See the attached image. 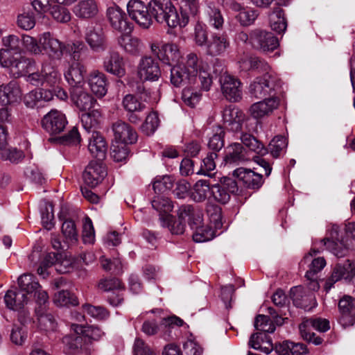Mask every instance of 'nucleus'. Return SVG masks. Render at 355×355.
Returning <instances> with one entry per match:
<instances>
[{"mask_svg":"<svg viewBox=\"0 0 355 355\" xmlns=\"http://www.w3.org/2000/svg\"><path fill=\"white\" fill-rule=\"evenodd\" d=\"M200 0H150L149 9L152 18L158 23L165 22L170 28H180L189 21L188 13L195 17L200 12Z\"/></svg>","mask_w":355,"mask_h":355,"instance_id":"1","label":"nucleus"},{"mask_svg":"<svg viewBox=\"0 0 355 355\" xmlns=\"http://www.w3.org/2000/svg\"><path fill=\"white\" fill-rule=\"evenodd\" d=\"M197 76L201 88L209 91L212 85L209 66L194 53L187 56L185 64H175L171 69V83L175 87L193 83Z\"/></svg>","mask_w":355,"mask_h":355,"instance_id":"2","label":"nucleus"},{"mask_svg":"<svg viewBox=\"0 0 355 355\" xmlns=\"http://www.w3.org/2000/svg\"><path fill=\"white\" fill-rule=\"evenodd\" d=\"M2 44L6 49L0 50V64L8 69L10 74L17 78L25 76L35 66V62L22 56L17 51L19 49L20 40L15 35L2 38Z\"/></svg>","mask_w":355,"mask_h":355,"instance_id":"3","label":"nucleus"},{"mask_svg":"<svg viewBox=\"0 0 355 355\" xmlns=\"http://www.w3.org/2000/svg\"><path fill=\"white\" fill-rule=\"evenodd\" d=\"M71 99L80 110L88 111L80 116L84 129L89 132L92 128H97L101 121L102 113L96 100L83 87L71 89Z\"/></svg>","mask_w":355,"mask_h":355,"instance_id":"4","label":"nucleus"},{"mask_svg":"<svg viewBox=\"0 0 355 355\" xmlns=\"http://www.w3.org/2000/svg\"><path fill=\"white\" fill-rule=\"evenodd\" d=\"M73 334L67 335L62 338V343L69 350L80 349L86 354L93 350V341L99 340L105 333L96 326H84L71 323L70 326Z\"/></svg>","mask_w":355,"mask_h":355,"instance_id":"5","label":"nucleus"},{"mask_svg":"<svg viewBox=\"0 0 355 355\" xmlns=\"http://www.w3.org/2000/svg\"><path fill=\"white\" fill-rule=\"evenodd\" d=\"M207 213L209 224H203L202 213H198L190 223V227L193 230V239L196 243H202L213 239L218 234L217 230L223 226L220 207L209 204L207 206Z\"/></svg>","mask_w":355,"mask_h":355,"instance_id":"6","label":"nucleus"},{"mask_svg":"<svg viewBox=\"0 0 355 355\" xmlns=\"http://www.w3.org/2000/svg\"><path fill=\"white\" fill-rule=\"evenodd\" d=\"M263 76L255 78L250 84L249 92L256 98H262L279 87V78L270 67L269 70L262 71Z\"/></svg>","mask_w":355,"mask_h":355,"instance_id":"7","label":"nucleus"},{"mask_svg":"<svg viewBox=\"0 0 355 355\" xmlns=\"http://www.w3.org/2000/svg\"><path fill=\"white\" fill-rule=\"evenodd\" d=\"M39 42L42 47V54L46 53L51 60H61L67 51V45L49 31L39 35Z\"/></svg>","mask_w":355,"mask_h":355,"instance_id":"8","label":"nucleus"},{"mask_svg":"<svg viewBox=\"0 0 355 355\" xmlns=\"http://www.w3.org/2000/svg\"><path fill=\"white\" fill-rule=\"evenodd\" d=\"M126 7L129 17L141 28L148 29L153 24L149 2L146 4L141 0H130Z\"/></svg>","mask_w":355,"mask_h":355,"instance_id":"9","label":"nucleus"},{"mask_svg":"<svg viewBox=\"0 0 355 355\" xmlns=\"http://www.w3.org/2000/svg\"><path fill=\"white\" fill-rule=\"evenodd\" d=\"M330 329L329 322L327 319L322 318H309L305 319L300 324L299 329L301 336L306 340L316 345L322 343V338L315 336L312 332L315 329L318 331L325 332Z\"/></svg>","mask_w":355,"mask_h":355,"instance_id":"10","label":"nucleus"},{"mask_svg":"<svg viewBox=\"0 0 355 355\" xmlns=\"http://www.w3.org/2000/svg\"><path fill=\"white\" fill-rule=\"evenodd\" d=\"M60 79L57 68L49 62L43 64L40 72L32 73L27 77V81L36 86H54Z\"/></svg>","mask_w":355,"mask_h":355,"instance_id":"11","label":"nucleus"},{"mask_svg":"<svg viewBox=\"0 0 355 355\" xmlns=\"http://www.w3.org/2000/svg\"><path fill=\"white\" fill-rule=\"evenodd\" d=\"M221 91L224 96L230 101L237 102L242 98L241 83L239 79L222 69L219 77Z\"/></svg>","mask_w":355,"mask_h":355,"instance_id":"12","label":"nucleus"},{"mask_svg":"<svg viewBox=\"0 0 355 355\" xmlns=\"http://www.w3.org/2000/svg\"><path fill=\"white\" fill-rule=\"evenodd\" d=\"M107 17L112 29L121 35L132 32V24L128 21L125 12L118 6L114 5L107 9Z\"/></svg>","mask_w":355,"mask_h":355,"instance_id":"13","label":"nucleus"},{"mask_svg":"<svg viewBox=\"0 0 355 355\" xmlns=\"http://www.w3.org/2000/svg\"><path fill=\"white\" fill-rule=\"evenodd\" d=\"M320 243L337 257H344L347 252L343 240L339 239V227L336 224L331 225L327 230V236L322 239Z\"/></svg>","mask_w":355,"mask_h":355,"instance_id":"14","label":"nucleus"},{"mask_svg":"<svg viewBox=\"0 0 355 355\" xmlns=\"http://www.w3.org/2000/svg\"><path fill=\"white\" fill-rule=\"evenodd\" d=\"M223 121L233 132H239L248 129L245 114L234 106L230 105L223 110Z\"/></svg>","mask_w":355,"mask_h":355,"instance_id":"15","label":"nucleus"},{"mask_svg":"<svg viewBox=\"0 0 355 355\" xmlns=\"http://www.w3.org/2000/svg\"><path fill=\"white\" fill-rule=\"evenodd\" d=\"M250 44L264 52L272 51L279 46L277 38L272 33L258 29L250 33Z\"/></svg>","mask_w":355,"mask_h":355,"instance_id":"16","label":"nucleus"},{"mask_svg":"<svg viewBox=\"0 0 355 355\" xmlns=\"http://www.w3.org/2000/svg\"><path fill=\"white\" fill-rule=\"evenodd\" d=\"M319 252V250L311 248L310 252L304 256L302 261L304 263L311 261L309 269L306 272L305 277L311 281L310 288L314 291L319 288V284L317 282V274L326 266V261L323 257L313 258V256Z\"/></svg>","mask_w":355,"mask_h":355,"instance_id":"17","label":"nucleus"},{"mask_svg":"<svg viewBox=\"0 0 355 355\" xmlns=\"http://www.w3.org/2000/svg\"><path fill=\"white\" fill-rule=\"evenodd\" d=\"M137 75L142 81H156L161 76V70L157 61L150 56H144L139 60Z\"/></svg>","mask_w":355,"mask_h":355,"instance_id":"18","label":"nucleus"},{"mask_svg":"<svg viewBox=\"0 0 355 355\" xmlns=\"http://www.w3.org/2000/svg\"><path fill=\"white\" fill-rule=\"evenodd\" d=\"M67 124L65 115L57 110H51L42 119V128L51 135L62 132Z\"/></svg>","mask_w":355,"mask_h":355,"instance_id":"19","label":"nucleus"},{"mask_svg":"<svg viewBox=\"0 0 355 355\" xmlns=\"http://www.w3.org/2000/svg\"><path fill=\"white\" fill-rule=\"evenodd\" d=\"M152 52L155 54L163 63L172 65L179 61L181 58L180 51L175 44H164L159 46L153 44L150 46Z\"/></svg>","mask_w":355,"mask_h":355,"instance_id":"20","label":"nucleus"},{"mask_svg":"<svg viewBox=\"0 0 355 355\" xmlns=\"http://www.w3.org/2000/svg\"><path fill=\"white\" fill-rule=\"evenodd\" d=\"M353 275L354 268L352 262L349 259L338 263L334 267L331 277L325 282L324 290L328 293L335 283L343 279H350Z\"/></svg>","mask_w":355,"mask_h":355,"instance_id":"21","label":"nucleus"},{"mask_svg":"<svg viewBox=\"0 0 355 355\" xmlns=\"http://www.w3.org/2000/svg\"><path fill=\"white\" fill-rule=\"evenodd\" d=\"M103 69L119 78L125 75V66L123 57L116 51H110L103 58Z\"/></svg>","mask_w":355,"mask_h":355,"instance_id":"22","label":"nucleus"},{"mask_svg":"<svg viewBox=\"0 0 355 355\" xmlns=\"http://www.w3.org/2000/svg\"><path fill=\"white\" fill-rule=\"evenodd\" d=\"M205 46L208 55H223L230 46V41L226 34L214 33L211 35Z\"/></svg>","mask_w":355,"mask_h":355,"instance_id":"23","label":"nucleus"},{"mask_svg":"<svg viewBox=\"0 0 355 355\" xmlns=\"http://www.w3.org/2000/svg\"><path fill=\"white\" fill-rule=\"evenodd\" d=\"M112 130L116 143L132 144L137 140L136 131L127 123L119 120L113 123Z\"/></svg>","mask_w":355,"mask_h":355,"instance_id":"24","label":"nucleus"},{"mask_svg":"<svg viewBox=\"0 0 355 355\" xmlns=\"http://www.w3.org/2000/svg\"><path fill=\"white\" fill-rule=\"evenodd\" d=\"M279 105V98L272 96L253 103L250 108V112L254 118L261 119L270 115L274 110L278 108Z\"/></svg>","mask_w":355,"mask_h":355,"instance_id":"25","label":"nucleus"},{"mask_svg":"<svg viewBox=\"0 0 355 355\" xmlns=\"http://www.w3.org/2000/svg\"><path fill=\"white\" fill-rule=\"evenodd\" d=\"M85 72V66L78 61H74L64 71V76L71 89H74V87H83L84 86Z\"/></svg>","mask_w":355,"mask_h":355,"instance_id":"26","label":"nucleus"},{"mask_svg":"<svg viewBox=\"0 0 355 355\" xmlns=\"http://www.w3.org/2000/svg\"><path fill=\"white\" fill-rule=\"evenodd\" d=\"M87 82L92 92L98 98H102L107 92L106 76L98 70H92L87 78Z\"/></svg>","mask_w":355,"mask_h":355,"instance_id":"27","label":"nucleus"},{"mask_svg":"<svg viewBox=\"0 0 355 355\" xmlns=\"http://www.w3.org/2000/svg\"><path fill=\"white\" fill-rule=\"evenodd\" d=\"M35 323L38 329L44 332L55 331L58 327L53 315L44 306L35 307Z\"/></svg>","mask_w":355,"mask_h":355,"instance_id":"28","label":"nucleus"},{"mask_svg":"<svg viewBox=\"0 0 355 355\" xmlns=\"http://www.w3.org/2000/svg\"><path fill=\"white\" fill-rule=\"evenodd\" d=\"M106 175V171L103 165L97 162L93 161L85 168L83 178L86 184L91 187L97 186Z\"/></svg>","mask_w":355,"mask_h":355,"instance_id":"29","label":"nucleus"},{"mask_svg":"<svg viewBox=\"0 0 355 355\" xmlns=\"http://www.w3.org/2000/svg\"><path fill=\"white\" fill-rule=\"evenodd\" d=\"M21 100V92L16 82L11 81L0 86V105H8L18 103Z\"/></svg>","mask_w":355,"mask_h":355,"instance_id":"30","label":"nucleus"},{"mask_svg":"<svg viewBox=\"0 0 355 355\" xmlns=\"http://www.w3.org/2000/svg\"><path fill=\"white\" fill-rule=\"evenodd\" d=\"M340 322L344 326L352 325L355 322V300L349 295H344L338 302Z\"/></svg>","mask_w":355,"mask_h":355,"instance_id":"31","label":"nucleus"},{"mask_svg":"<svg viewBox=\"0 0 355 355\" xmlns=\"http://www.w3.org/2000/svg\"><path fill=\"white\" fill-rule=\"evenodd\" d=\"M117 42L123 51L133 56H137L144 49L141 40L130 33H123L117 38Z\"/></svg>","mask_w":355,"mask_h":355,"instance_id":"32","label":"nucleus"},{"mask_svg":"<svg viewBox=\"0 0 355 355\" xmlns=\"http://www.w3.org/2000/svg\"><path fill=\"white\" fill-rule=\"evenodd\" d=\"M233 175L249 189H258L263 182L262 175L251 169L239 168L234 171Z\"/></svg>","mask_w":355,"mask_h":355,"instance_id":"33","label":"nucleus"},{"mask_svg":"<svg viewBox=\"0 0 355 355\" xmlns=\"http://www.w3.org/2000/svg\"><path fill=\"white\" fill-rule=\"evenodd\" d=\"M92 128L88 132H92L88 137V150L90 153L98 159H102L105 155L107 146L102 135Z\"/></svg>","mask_w":355,"mask_h":355,"instance_id":"34","label":"nucleus"},{"mask_svg":"<svg viewBox=\"0 0 355 355\" xmlns=\"http://www.w3.org/2000/svg\"><path fill=\"white\" fill-rule=\"evenodd\" d=\"M227 185L230 187V190L227 191L225 185L216 184L211 186V196H209L208 200L215 201L220 204L227 203L230 199V193H234L237 190L236 183L232 180H229Z\"/></svg>","mask_w":355,"mask_h":355,"instance_id":"35","label":"nucleus"},{"mask_svg":"<svg viewBox=\"0 0 355 355\" xmlns=\"http://www.w3.org/2000/svg\"><path fill=\"white\" fill-rule=\"evenodd\" d=\"M291 297L295 306L304 310H310L315 306V301L311 293H306L302 286H295L291 289Z\"/></svg>","mask_w":355,"mask_h":355,"instance_id":"36","label":"nucleus"},{"mask_svg":"<svg viewBox=\"0 0 355 355\" xmlns=\"http://www.w3.org/2000/svg\"><path fill=\"white\" fill-rule=\"evenodd\" d=\"M73 14L80 19H88L96 17L98 5L96 0H80L73 8Z\"/></svg>","mask_w":355,"mask_h":355,"instance_id":"37","label":"nucleus"},{"mask_svg":"<svg viewBox=\"0 0 355 355\" xmlns=\"http://www.w3.org/2000/svg\"><path fill=\"white\" fill-rule=\"evenodd\" d=\"M240 69L243 71H262L269 70V64L257 57H253L247 54L241 55L238 60Z\"/></svg>","mask_w":355,"mask_h":355,"instance_id":"38","label":"nucleus"},{"mask_svg":"<svg viewBox=\"0 0 355 355\" xmlns=\"http://www.w3.org/2000/svg\"><path fill=\"white\" fill-rule=\"evenodd\" d=\"M246 159V151L241 144L234 142L226 148L225 156L226 164H239Z\"/></svg>","mask_w":355,"mask_h":355,"instance_id":"39","label":"nucleus"},{"mask_svg":"<svg viewBox=\"0 0 355 355\" xmlns=\"http://www.w3.org/2000/svg\"><path fill=\"white\" fill-rule=\"evenodd\" d=\"M85 40L90 48L96 52L105 51L106 43L105 36L101 30L88 28L85 33Z\"/></svg>","mask_w":355,"mask_h":355,"instance_id":"40","label":"nucleus"},{"mask_svg":"<svg viewBox=\"0 0 355 355\" xmlns=\"http://www.w3.org/2000/svg\"><path fill=\"white\" fill-rule=\"evenodd\" d=\"M6 306L14 311L21 310L28 302L26 294L19 291H8L4 297Z\"/></svg>","mask_w":355,"mask_h":355,"instance_id":"41","label":"nucleus"},{"mask_svg":"<svg viewBox=\"0 0 355 355\" xmlns=\"http://www.w3.org/2000/svg\"><path fill=\"white\" fill-rule=\"evenodd\" d=\"M241 132L240 139L242 144L248 148L249 150L254 152L261 156L268 153V149L253 135L243 132V130Z\"/></svg>","mask_w":355,"mask_h":355,"instance_id":"42","label":"nucleus"},{"mask_svg":"<svg viewBox=\"0 0 355 355\" xmlns=\"http://www.w3.org/2000/svg\"><path fill=\"white\" fill-rule=\"evenodd\" d=\"M211 187L208 180H200L193 186L191 198L196 202H202L206 198H209V194L211 196Z\"/></svg>","mask_w":355,"mask_h":355,"instance_id":"43","label":"nucleus"},{"mask_svg":"<svg viewBox=\"0 0 355 355\" xmlns=\"http://www.w3.org/2000/svg\"><path fill=\"white\" fill-rule=\"evenodd\" d=\"M205 14L207 17V22L211 27L216 30L223 28L224 18L218 8L210 3L205 10Z\"/></svg>","mask_w":355,"mask_h":355,"instance_id":"44","label":"nucleus"},{"mask_svg":"<svg viewBox=\"0 0 355 355\" xmlns=\"http://www.w3.org/2000/svg\"><path fill=\"white\" fill-rule=\"evenodd\" d=\"M153 207L159 212V220L162 217H166L173 209L172 201L164 196H156L151 202Z\"/></svg>","mask_w":355,"mask_h":355,"instance_id":"45","label":"nucleus"},{"mask_svg":"<svg viewBox=\"0 0 355 355\" xmlns=\"http://www.w3.org/2000/svg\"><path fill=\"white\" fill-rule=\"evenodd\" d=\"M277 350L282 355H306L307 354L306 346L302 343H295L291 341H284Z\"/></svg>","mask_w":355,"mask_h":355,"instance_id":"46","label":"nucleus"},{"mask_svg":"<svg viewBox=\"0 0 355 355\" xmlns=\"http://www.w3.org/2000/svg\"><path fill=\"white\" fill-rule=\"evenodd\" d=\"M161 225L163 227H167L173 234H182L184 233L186 224L182 220H175L171 214L166 215V217L161 218Z\"/></svg>","mask_w":355,"mask_h":355,"instance_id":"47","label":"nucleus"},{"mask_svg":"<svg viewBox=\"0 0 355 355\" xmlns=\"http://www.w3.org/2000/svg\"><path fill=\"white\" fill-rule=\"evenodd\" d=\"M270 25L271 28L277 33H281L286 31L287 24L284 18L283 10L276 8L270 15Z\"/></svg>","mask_w":355,"mask_h":355,"instance_id":"48","label":"nucleus"},{"mask_svg":"<svg viewBox=\"0 0 355 355\" xmlns=\"http://www.w3.org/2000/svg\"><path fill=\"white\" fill-rule=\"evenodd\" d=\"M18 284L20 288L19 291H23L26 295L40 288L39 283L35 280V277L31 274L21 275L18 278Z\"/></svg>","mask_w":355,"mask_h":355,"instance_id":"49","label":"nucleus"},{"mask_svg":"<svg viewBox=\"0 0 355 355\" xmlns=\"http://www.w3.org/2000/svg\"><path fill=\"white\" fill-rule=\"evenodd\" d=\"M53 303L58 306L78 304L77 297L67 290L57 292L53 297Z\"/></svg>","mask_w":355,"mask_h":355,"instance_id":"50","label":"nucleus"},{"mask_svg":"<svg viewBox=\"0 0 355 355\" xmlns=\"http://www.w3.org/2000/svg\"><path fill=\"white\" fill-rule=\"evenodd\" d=\"M21 43L24 49L35 55H42V47L39 42V37L35 38L28 35L22 36Z\"/></svg>","mask_w":355,"mask_h":355,"instance_id":"51","label":"nucleus"},{"mask_svg":"<svg viewBox=\"0 0 355 355\" xmlns=\"http://www.w3.org/2000/svg\"><path fill=\"white\" fill-rule=\"evenodd\" d=\"M214 131L213 136L209 140L208 146L213 152L216 153L224 146L225 130L218 125Z\"/></svg>","mask_w":355,"mask_h":355,"instance_id":"52","label":"nucleus"},{"mask_svg":"<svg viewBox=\"0 0 355 355\" xmlns=\"http://www.w3.org/2000/svg\"><path fill=\"white\" fill-rule=\"evenodd\" d=\"M159 125L158 114L155 112H151L146 116L145 122L141 127V131L146 135H153Z\"/></svg>","mask_w":355,"mask_h":355,"instance_id":"53","label":"nucleus"},{"mask_svg":"<svg viewBox=\"0 0 355 355\" xmlns=\"http://www.w3.org/2000/svg\"><path fill=\"white\" fill-rule=\"evenodd\" d=\"M61 4H53L49 13L58 22L67 23L71 20V13L69 10L60 6Z\"/></svg>","mask_w":355,"mask_h":355,"instance_id":"54","label":"nucleus"},{"mask_svg":"<svg viewBox=\"0 0 355 355\" xmlns=\"http://www.w3.org/2000/svg\"><path fill=\"white\" fill-rule=\"evenodd\" d=\"M173 187V179L169 175L158 176L155 178L153 187L155 193H164Z\"/></svg>","mask_w":355,"mask_h":355,"instance_id":"55","label":"nucleus"},{"mask_svg":"<svg viewBox=\"0 0 355 355\" xmlns=\"http://www.w3.org/2000/svg\"><path fill=\"white\" fill-rule=\"evenodd\" d=\"M28 335L27 328L25 325L14 324L10 333V340L17 345H22Z\"/></svg>","mask_w":355,"mask_h":355,"instance_id":"56","label":"nucleus"},{"mask_svg":"<svg viewBox=\"0 0 355 355\" xmlns=\"http://www.w3.org/2000/svg\"><path fill=\"white\" fill-rule=\"evenodd\" d=\"M83 310L88 315L98 320H106L110 315L109 312L102 306L85 304L83 306Z\"/></svg>","mask_w":355,"mask_h":355,"instance_id":"57","label":"nucleus"},{"mask_svg":"<svg viewBox=\"0 0 355 355\" xmlns=\"http://www.w3.org/2000/svg\"><path fill=\"white\" fill-rule=\"evenodd\" d=\"M62 232L69 243H76L78 240V231L72 220H66L62 225Z\"/></svg>","mask_w":355,"mask_h":355,"instance_id":"58","label":"nucleus"},{"mask_svg":"<svg viewBox=\"0 0 355 355\" xmlns=\"http://www.w3.org/2000/svg\"><path fill=\"white\" fill-rule=\"evenodd\" d=\"M288 143L286 137L283 136L275 137L269 144L271 155L274 157H278L281 153L287 147Z\"/></svg>","mask_w":355,"mask_h":355,"instance_id":"59","label":"nucleus"},{"mask_svg":"<svg viewBox=\"0 0 355 355\" xmlns=\"http://www.w3.org/2000/svg\"><path fill=\"white\" fill-rule=\"evenodd\" d=\"M194 41L200 46H206L209 41L206 26L198 21L194 26Z\"/></svg>","mask_w":355,"mask_h":355,"instance_id":"60","label":"nucleus"},{"mask_svg":"<svg viewBox=\"0 0 355 355\" xmlns=\"http://www.w3.org/2000/svg\"><path fill=\"white\" fill-rule=\"evenodd\" d=\"M123 106L128 112H142L145 109L144 104L132 94H127L123 99Z\"/></svg>","mask_w":355,"mask_h":355,"instance_id":"61","label":"nucleus"},{"mask_svg":"<svg viewBox=\"0 0 355 355\" xmlns=\"http://www.w3.org/2000/svg\"><path fill=\"white\" fill-rule=\"evenodd\" d=\"M257 16L258 14L255 10L250 8H245V9L241 10L236 17L242 26H250L254 23Z\"/></svg>","mask_w":355,"mask_h":355,"instance_id":"62","label":"nucleus"},{"mask_svg":"<svg viewBox=\"0 0 355 355\" xmlns=\"http://www.w3.org/2000/svg\"><path fill=\"white\" fill-rule=\"evenodd\" d=\"M183 351L185 355H201L202 348L196 341V338L191 334L183 344Z\"/></svg>","mask_w":355,"mask_h":355,"instance_id":"63","label":"nucleus"},{"mask_svg":"<svg viewBox=\"0 0 355 355\" xmlns=\"http://www.w3.org/2000/svg\"><path fill=\"white\" fill-rule=\"evenodd\" d=\"M132 350L134 355H157L148 344L139 338L135 340Z\"/></svg>","mask_w":355,"mask_h":355,"instance_id":"64","label":"nucleus"}]
</instances>
